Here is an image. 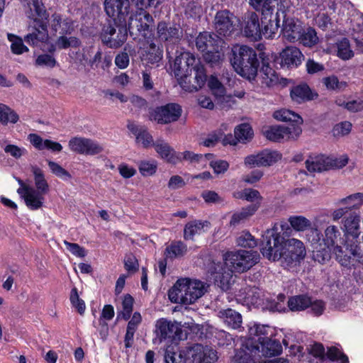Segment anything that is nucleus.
<instances>
[{
    "instance_id": "nucleus-43",
    "label": "nucleus",
    "mask_w": 363,
    "mask_h": 363,
    "mask_svg": "<svg viewBox=\"0 0 363 363\" xmlns=\"http://www.w3.org/2000/svg\"><path fill=\"white\" fill-rule=\"evenodd\" d=\"M164 360L165 363H187L185 350L177 352L173 350L172 347L168 346L165 351Z\"/></svg>"
},
{
    "instance_id": "nucleus-47",
    "label": "nucleus",
    "mask_w": 363,
    "mask_h": 363,
    "mask_svg": "<svg viewBox=\"0 0 363 363\" xmlns=\"http://www.w3.org/2000/svg\"><path fill=\"white\" fill-rule=\"evenodd\" d=\"M235 137L239 142L245 143L252 139L253 130L247 123H242L235 129Z\"/></svg>"
},
{
    "instance_id": "nucleus-58",
    "label": "nucleus",
    "mask_w": 363,
    "mask_h": 363,
    "mask_svg": "<svg viewBox=\"0 0 363 363\" xmlns=\"http://www.w3.org/2000/svg\"><path fill=\"white\" fill-rule=\"evenodd\" d=\"M236 243L242 247L253 248L257 246V241L249 232H243L238 238Z\"/></svg>"
},
{
    "instance_id": "nucleus-34",
    "label": "nucleus",
    "mask_w": 363,
    "mask_h": 363,
    "mask_svg": "<svg viewBox=\"0 0 363 363\" xmlns=\"http://www.w3.org/2000/svg\"><path fill=\"white\" fill-rule=\"evenodd\" d=\"M209 226V222L201 220H193L187 223L184 229V238L185 240H194V236L199 235L205 232L204 228Z\"/></svg>"
},
{
    "instance_id": "nucleus-36",
    "label": "nucleus",
    "mask_w": 363,
    "mask_h": 363,
    "mask_svg": "<svg viewBox=\"0 0 363 363\" xmlns=\"http://www.w3.org/2000/svg\"><path fill=\"white\" fill-rule=\"evenodd\" d=\"M259 208V203H252L233 214L230 225L235 227L252 216Z\"/></svg>"
},
{
    "instance_id": "nucleus-10",
    "label": "nucleus",
    "mask_w": 363,
    "mask_h": 363,
    "mask_svg": "<svg viewBox=\"0 0 363 363\" xmlns=\"http://www.w3.org/2000/svg\"><path fill=\"white\" fill-rule=\"evenodd\" d=\"M155 328L156 340L160 343L167 341L177 344V342L182 339V330L176 321L160 318L156 322Z\"/></svg>"
},
{
    "instance_id": "nucleus-42",
    "label": "nucleus",
    "mask_w": 363,
    "mask_h": 363,
    "mask_svg": "<svg viewBox=\"0 0 363 363\" xmlns=\"http://www.w3.org/2000/svg\"><path fill=\"white\" fill-rule=\"evenodd\" d=\"M19 119L18 115L8 106L0 104V123L6 125L9 123H16Z\"/></svg>"
},
{
    "instance_id": "nucleus-15",
    "label": "nucleus",
    "mask_w": 363,
    "mask_h": 363,
    "mask_svg": "<svg viewBox=\"0 0 363 363\" xmlns=\"http://www.w3.org/2000/svg\"><path fill=\"white\" fill-rule=\"evenodd\" d=\"M157 35L160 41L167 43V52L169 46L178 44L182 38L183 31L179 25L161 21L157 26Z\"/></svg>"
},
{
    "instance_id": "nucleus-37",
    "label": "nucleus",
    "mask_w": 363,
    "mask_h": 363,
    "mask_svg": "<svg viewBox=\"0 0 363 363\" xmlns=\"http://www.w3.org/2000/svg\"><path fill=\"white\" fill-rule=\"evenodd\" d=\"M286 247H287L286 251L293 255L295 259H303L305 257L306 248L301 240L294 238L284 240V248Z\"/></svg>"
},
{
    "instance_id": "nucleus-31",
    "label": "nucleus",
    "mask_w": 363,
    "mask_h": 363,
    "mask_svg": "<svg viewBox=\"0 0 363 363\" xmlns=\"http://www.w3.org/2000/svg\"><path fill=\"white\" fill-rule=\"evenodd\" d=\"M263 293L256 286H247L240 290L238 295L239 300L247 305L258 306L261 303Z\"/></svg>"
},
{
    "instance_id": "nucleus-53",
    "label": "nucleus",
    "mask_w": 363,
    "mask_h": 363,
    "mask_svg": "<svg viewBox=\"0 0 363 363\" xmlns=\"http://www.w3.org/2000/svg\"><path fill=\"white\" fill-rule=\"evenodd\" d=\"M246 342L234 357V363H256L254 357L257 356L251 353L246 347Z\"/></svg>"
},
{
    "instance_id": "nucleus-41",
    "label": "nucleus",
    "mask_w": 363,
    "mask_h": 363,
    "mask_svg": "<svg viewBox=\"0 0 363 363\" xmlns=\"http://www.w3.org/2000/svg\"><path fill=\"white\" fill-rule=\"evenodd\" d=\"M248 330L249 335L250 336L249 340H252L254 342L255 341L253 339L255 337H257L259 339V337H268V335L272 336L273 334L272 328L269 325L257 323L249 325Z\"/></svg>"
},
{
    "instance_id": "nucleus-49",
    "label": "nucleus",
    "mask_w": 363,
    "mask_h": 363,
    "mask_svg": "<svg viewBox=\"0 0 363 363\" xmlns=\"http://www.w3.org/2000/svg\"><path fill=\"white\" fill-rule=\"evenodd\" d=\"M338 203L347 205L350 210L352 208H359L363 204V193H355L349 195L348 196L339 200Z\"/></svg>"
},
{
    "instance_id": "nucleus-23",
    "label": "nucleus",
    "mask_w": 363,
    "mask_h": 363,
    "mask_svg": "<svg viewBox=\"0 0 363 363\" xmlns=\"http://www.w3.org/2000/svg\"><path fill=\"white\" fill-rule=\"evenodd\" d=\"M260 10L265 21L284 19L286 17V6L281 0H266Z\"/></svg>"
},
{
    "instance_id": "nucleus-51",
    "label": "nucleus",
    "mask_w": 363,
    "mask_h": 363,
    "mask_svg": "<svg viewBox=\"0 0 363 363\" xmlns=\"http://www.w3.org/2000/svg\"><path fill=\"white\" fill-rule=\"evenodd\" d=\"M133 301L134 300L130 295L127 294L124 296L122 302V311L118 313V319L122 318L127 320L130 318L133 311Z\"/></svg>"
},
{
    "instance_id": "nucleus-29",
    "label": "nucleus",
    "mask_w": 363,
    "mask_h": 363,
    "mask_svg": "<svg viewBox=\"0 0 363 363\" xmlns=\"http://www.w3.org/2000/svg\"><path fill=\"white\" fill-rule=\"evenodd\" d=\"M302 24L293 18H284L283 21V38L289 42H295L301 38Z\"/></svg>"
},
{
    "instance_id": "nucleus-27",
    "label": "nucleus",
    "mask_w": 363,
    "mask_h": 363,
    "mask_svg": "<svg viewBox=\"0 0 363 363\" xmlns=\"http://www.w3.org/2000/svg\"><path fill=\"white\" fill-rule=\"evenodd\" d=\"M261 30L258 15L254 12L247 13L243 29L245 35L252 40L257 41L262 38Z\"/></svg>"
},
{
    "instance_id": "nucleus-7",
    "label": "nucleus",
    "mask_w": 363,
    "mask_h": 363,
    "mask_svg": "<svg viewBox=\"0 0 363 363\" xmlns=\"http://www.w3.org/2000/svg\"><path fill=\"white\" fill-rule=\"evenodd\" d=\"M127 25L108 23L104 25L100 35L102 43L110 48H121L127 40Z\"/></svg>"
},
{
    "instance_id": "nucleus-18",
    "label": "nucleus",
    "mask_w": 363,
    "mask_h": 363,
    "mask_svg": "<svg viewBox=\"0 0 363 363\" xmlns=\"http://www.w3.org/2000/svg\"><path fill=\"white\" fill-rule=\"evenodd\" d=\"M302 133L300 125L289 124L285 125H273L265 131V136L267 139L280 142L284 140L296 139Z\"/></svg>"
},
{
    "instance_id": "nucleus-45",
    "label": "nucleus",
    "mask_w": 363,
    "mask_h": 363,
    "mask_svg": "<svg viewBox=\"0 0 363 363\" xmlns=\"http://www.w3.org/2000/svg\"><path fill=\"white\" fill-rule=\"evenodd\" d=\"M353 38L357 43L363 45V16L357 15L351 20Z\"/></svg>"
},
{
    "instance_id": "nucleus-32",
    "label": "nucleus",
    "mask_w": 363,
    "mask_h": 363,
    "mask_svg": "<svg viewBox=\"0 0 363 363\" xmlns=\"http://www.w3.org/2000/svg\"><path fill=\"white\" fill-rule=\"evenodd\" d=\"M128 130L135 135L136 143L141 144L144 147L153 146L152 136L145 126H140L133 123L128 125Z\"/></svg>"
},
{
    "instance_id": "nucleus-8",
    "label": "nucleus",
    "mask_w": 363,
    "mask_h": 363,
    "mask_svg": "<svg viewBox=\"0 0 363 363\" xmlns=\"http://www.w3.org/2000/svg\"><path fill=\"white\" fill-rule=\"evenodd\" d=\"M31 172L33 174L35 194L29 193L28 195V207L30 210H38L42 207L44 203V194L49 191V184L45 178L43 171L37 166H31Z\"/></svg>"
},
{
    "instance_id": "nucleus-54",
    "label": "nucleus",
    "mask_w": 363,
    "mask_h": 363,
    "mask_svg": "<svg viewBox=\"0 0 363 363\" xmlns=\"http://www.w3.org/2000/svg\"><path fill=\"white\" fill-rule=\"evenodd\" d=\"M354 55V52L350 48V44L347 38H343L337 43V56L344 60H349Z\"/></svg>"
},
{
    "instance_id": "nucleus-38",
    "label": "nucleus",
    "mask_w": 363,
    "mask_h": 363,
    "mask_svg": "<svg viewBox=\"0 0 363 363\" xmlns=\"http://www.w3.org/2000/svg\"><path fill=\"white\" fill-rule=\"evenodd\" d=\"M311 298L306 295H297L289 298L288 301L289 308L291 311H301L309 307Z\"/></svg>"
},
{
    "instance_id": "nucleus-39",
    "label": "nucleus",
    "mask_w": 363,
    "mask_h": 363,
    "mask_svg": "<svg viewBox=\"0 0 363 363\" xmlns=\"http://www.w3.org/2000/svg\"><path fill=\"white\" fill-rule=\"evenodd\" d=\"M306 237L307 240L311 243L313 248V257L314 258L315 251L322 250L323 242L321 241V233L316 228L312 225L306 230Z\"/></svg>"
},
{
    "instance_id": "nucleus-12",
    "label": "nucleus",
    "mask_w": 363,
    "mask_h": 363,
    "mask_svg": "<svg viewBox=\"0 0 363 363\" xmlns=\"http://www.w3.org/2000/svg\"><path fill=\"white\" fill-rule=\"evenodd\" d=\"M341 233L335 225L328 226L324 231V237L322 240V250H315L314 253V260L319 263H325L331 257L332 248L335 246L338 239H340Z\"/></svg>"
},
{
    "instance_id": "nucleus-17",
    "label": "nucleus",
    "mask_w": 363,
    "mask_h": 363,
    "mask_svg": "<svg viewBox=\"0 0 363 363\" xmlns=\"http://www.w3.org/2000/svg\"><path fill=\"white\" fill-rule=\"evenodd\" d=\"M184 350L187 362L192 363H214L218 359L213 349L201 344H194Z\"/></svg>"
},
{
    "instance_id": "nucleus-6",
    "label": "nucleus",
    "mask_w": 363,
    "mask_h": 363,
    "mask_svg": "<svg viewBox=\"0 0 363 363\" xmlns=\"http://www.w3.org/2000/svg\"><path fill=\"white\" fill-rule=\"evenodd\" d=\"M153 23L154 19L147 11L138 9L134 15L130 16L127 28L130 35H133V30L135 28L138 35L150 43L153 37Z\"/></svg>"
},
{
    "instance_id": "nucleus-59",
    "label": "nucleus",
    "mask_w": 363,
    "mask_h": 363,
    "mask_svg": "<svg viewBox=\"0 0 363 363\" xmlns=\"http://www.w3.org/2000/svg\"><path fill=\"white\" fill-rule=\"evenodd\" d=\"M86 140L82 137L72 138L69 141V147L73 152L84 155Z\"/></svg>"
},
{
    "instance_id": "nucleus-48",
    "label": "nucleus",
    "mask_w": 363,
    "mask_h": 363,
    "mask_svg": "<svg viewBox=\"0 0 363 363\" xmlns=\"http://www.w3.org/2000/svg\"><path fill=\"white\" fill-rule=\"evenodd\" d=\"M289 222L296 231H306L312 225L311 220L301 216H291Z\"/></svg>"
},
{
    "instance_id": "nucleus-2",
    "label": "nucleus",
    "mask_w": 363,
    "mask_h": 363,
    "mask_svg": "<svg viewBox=\"0 0 363 363\" xmlns=\"http://www.w3.org/2000/svg\"><path fill=\"white\" fill-rule=\"evenodd\" d=\"M206 287V284L199 280L180 279L169 290V298L172 303L189 305L205 294Z\"/></svg>"
},
{
    "instance_id": "nucleus-3",
    "label": "nucleus",
    "mask_w": 363,
    "mask_h": 363,
    "mask_svg": "<svg viewBox=\"0 0 363 363\" xmlns=\"http://www.w3.org/2000/svg\"><path fill=\"white\" fill-rule=\"evenodd\" d=\"M28 6V17L33 19V31L25 36V41L34 45L48 39V31L45 21L49 17V14L41 0H31Z\"/></svg>"
},
{
    "instance_id": "nucleus-5",
    "label": "nucleus",
    "mask_w": 363,
    "mask_h": 363,
    "mask_svg": "<svg viewBox=\"0 0 363 363\" xmlns=\"http://www.w3.org/2000/svg\"><path fill=\"white\" fill-rule=\"evenodd\" d=\"M263 242L261 247L262 255L268 259L276 261L281 257L284 250V238L279 232V228L275 225L268 229L263 236Z\"/></svg>"
},
{
    "instance_id": "nucleus-20",
    "label": "nucleus",
    "mask_w": 363,
    "mask_h": 363,
    "mask_svg": "<svg viewBox=\"0 0 363 363\" xmlns=\"http://www.w3.org/2000/svg\"><path fill=\"white\" fill-rule=\"evenodd\" d=\"M237 18L227 10L217 12L215 20V28L221 36H230L238 26Z\"/></svg>"
},
{
    "instance_id": "nucleus-21",
    "label": "nucleus",
    "mask_w": 363,
    "mask_h": 363,
    "mask_svg": "<svg viewBox=\"0 0 363 363\" xmlns=\"http://www.w3.org/2000/svg\"><path fill=\"white\" fill-rule=\"evenodd\" d=\"M196 46L199 50L206 52V60L216 62L220 58V54L216 51L218 48L217 40L208 32L201 33L197 36Z\"/></svg>"
},
{
    "instance_id": "nucleus-35",
    "label": "nucleus",
    "mask_w": 363,
    "mask_h": 363,
    "mask_svg": "<svg viewBox=\"0 0 363 363\" xmlns=\"http://www.w3.org/2000/svg\"><path fill=\"white\" fill-rule=\"evenodd\" d=\"M290 95L292 100L298 104L314 99L313 94L309 86L306 84L294 86L291 89Z\"/></svg>"
},
{
    "instance_id": "nucleus-4",
    "label": "nucleus",
    "mask_w": 363,
    "mask_h": 363,
    "mask_svg": "<svg viewBox=\"0 0 363 363\" xmlns=\"http://www.w3.org/2000/svg\"><path fill=\"white\" fill-rule=\"evenodd\" d=\"M259 259V255L256 251L239 250L227 252L223 255L225 267L231 272L242 273L249 270Z\"/></svg>"
},
{
    "instance_id": "nucleus-1",
    "label": "nucleus",
    "mask_w": 363,
    "mask_h": 363,
    "mask_svg": "<svg viewBox=\"0 0 363 363\" xmlns=\"http://www.w3.org/2000/svg\"><path fill=\"white\" fill-rule=\"evenodd\" d=\"M231 52L230 63L235 72L248 80H254L259 67L256 51L247 45H236Z\"/></svg>"
},
{
    "instance_id": "nucleus-9",
    "label": "nucleus",
    "mask_w": 363,
    "mask_h": 363,
    "mask_svg": "<svg viewBox=\"0 0 363 363\" xmlns=\"http://www.w3.org/2000/svg\"><path fill=\"white\" fill-rule=\"evenodd\" d=\"M348 163L347 155L339 158L327 157L323 155H310L306 161V167L308 172H321L331 168H342Z\"/></svg>"
},
{
    "instance_id": "nucleus-55",
    "label": "nucleus",
    "mask_w": 363,
    "mask_h": 363,
    "mask_svg": "<svg viewBox=\"0 0 363 363\" xmlns=\"http://www.w3.org/2000/svg\"><path fill=\"white\" fill-rule=\"evenodd\" d=\"M69 300L72 306L77 309L80 315L84 313L86 306L84 301L79 298L78 291L76 287L72 289L70 292Z\"/></svg>"
},
{
    "instance_id": "nucleus-63",
    "label": "nucleus",
    "mask_w": 363,
    "mask_h": 363,
    "mask_svg": "<svg viewBox=\"0 0 363 363\" xmlns=\"http://www.w3.org/2000/svg\"><path fill=\"white\" fill-rule=\"evenodd\" d=\"M104 150V147L97 142L87 138L86 140V147L84 155H95L101 153Z\"/></svg>"
},
{
    "instance_id": "nucleus-16",
    "label": "nucleus",
    "mask_w": 363,
    "mask_h": 363,
    "mask_svg": "<svg viewBox=\"0 0 363 363\" xmlns=\"http://www.w3.org/2000/svg\"><path fill=\"white\" fill-rule=\"evenodd\" d=\"M199 67H203L196 62L194 55L189 52H182L176 56L173 72L176 77L190 76L192 71L196 73Z\"/></svg>"
},
{
    "instance_id": "nucleus-46",
    "label": "nucleus",
    "mask_w": 363,
    "mask_h": 363,
    "mask_svg": "<svg viewBox=\"0 0 363 363\" xmlns=\"http://www.w3.org/2000/svg\"><path fill=\"white\" fill-rule=\"evenodd\" d=\"M268 22H265V20L262 21L264 24L262 28V36L265 38H273L277 34L278 29L280 26V20L267 19Z\"/></svg>"
},
{
    "instance_id": "nucleus-61",
    "label": "nucleus",
    "mask_w": 363,
    "mask_h": 363,
    "mask_svg": "<svg viewBox=\"0 0 363 363\" xmlns=\"http://www.w3.org/2000/svg\"><path fill=\"white\" fill-rule=\"evenodd\" d=\"M327 357L333 362L340 361L341 363H349L348 357L336 347L328 348Z\"/></svg>"
},
{
    "instance_id": "nucleus-52",
    "label": "nucleus",
    "mask_w": 363,
    "mask_h": 363,
    "mask_svg": "<svg viewBox=\"0 0 363 363\" xmlns=\"http://www.w3.org/2000/svg\"><path fill=\"white\" fill-rule=\"evenodd\" d=\"M81 44L79 38L66 35H61L56 40V46L59 49H67L69 48H78Z\"/></svg>"
},
{
    "instance_id": "nucleus-28",
    "label": "nucleus",
    "mask_w": 363,
    "mask_h": 363,
    "mask_svg": "<svg viewBox=\"0 0 363 363\" xmlns=\"http://www.w3.org/2000/svg\"><path fill=\"white\" fill-rule=\"evenodd\" d=\"M259 57L262 60V67L259 70L262 83L268 87L275 86L279 82L277 72L270 67L269 60L265 53H260Z\"/></svg>"
},
{
    "instance_id": "nucleus-13",
    "label": "nucleus",
    "mask_w": 363,
    "mask_h": 363,
    "mask_svg": "<svg viewBox=\"0 0 363 363\" xmlns=\"http://www.w3.org/2000/svg\"><path fill=\"white\" fill-rule=\"evenodd\" d=\"M182 113L180 105L169 103L155 108L150 112L149 118L158 124H168L178 121Z\"/></svg>"
},
{
    "instance_id": "nucleus-14",
    "label": "nucleus",
    "mask_w": 363,
    "mask_h": 363,
    "mask_svg": "<svg viewBox=\"0 0 363 363\" xmlns=\"http://www.w3.org/2000/svg\"><path fill=\"white\" fill-rule=\"evenodd\" d=\"M104 9L114 24L127 25L126 20L130 9L129 0H105Z\"/></svg>"
},
{
    "instance_id": "nucleus-56",
    "label": "nucleus",
    "mask_w": 363,
    "mask_h": 363,
    "mask_svg": "<svg viewBox=\"0 0 363 363\" xmlns=\"http://www.w3.org/2000/svg\"><path fill=\"white\" fill-rule=\"evenodd\" d=\"M8 39L11 43V49L14 54L21 55L24 52L28 51V48L24 45L21 38L13 34H8Z\"/></svg>"
},
{
    "instance_id": "nucleus-24",
    "label": "nucleus",
    "mask_w": 363,
    "mask_h": 363,
    "mask_svg": "<svg viewBox=\"0 0 363 363\" xmlns=\"http://www.w3.org/2000/svg\"><path fill=\"white\" fill-rule=\"evenodd\" d=\"M189 76L177 77L180 86L186 91L194 92L201 89L206 82V74L204 67H199L196 69L194 78V83H191Z\"/></svg>"
},
{
    "instance_id": "nucleus-60",
    "label": "nucleus",
    "mask_w": 363,
    "mask_h": 363,
    "mask_svg": "<svg viewBox=\"0 0 363 363\" xmlns=\"http://www.w3.org/2000/svg\"><path fill=\"white\" fill-rule=\"evenodd\" d=\"M332 249H333L336 259L341 265L347 266L350 264V259L353 257L350 252V255H348L344 252L342 247L339 245H335Z\"/></svg>"
},
{
    "instance_id": "nucleus-26",
    "label": "nucleus",
    "mask_w": 363,
    "mask_h": 363,
    "mask_svg": "<svg viewBox=\"0 0 363 363\" xmlns=\"http://www.w3.org/2000/svg\"><path fill=\"white\" fill-rule=\"evenodd\" d=\"M342 230L347 236L346 240H357L360 235V216L353 212L344 218L342 221Z\"/></svg>"
},
{
    "instance_id": "nucleus-57",
    "label": "nucleus",
    "mask_w": 363,
    "mask_h": 363,
    "mask_svg": "<svg viewBox=\"0 0 363 363\" xmlns=\"http://www.w3.org/2000/svg\"><path fill=\"white\" fill-rule=\"evenodd\" d=\"M323 83L328 89L340 91L346 87L345 82H340L337 77L332 75L323 79Z\"/></svg>"
},
{
    "instance_id": "nucleus-22",
    "label": "nucleus",
    "mask_w": 363,
    "mask_h": 363,
    "mask_svg": "<svg viewBox=\"0 0 363 363\" xmlns=\"http://www.w3.org/2000/svg\"><path fill=\"white\" fill-rule=\"evenodd\" d=\"M54 34L69 35L74 30L73 21L68 17L58 12H54L45 21Z\"/></svg>"
},
{
    "instance_id": "nucleus-30",
    "label": "nucleus",
    "mask_w": 363,
    "mask_h": 363,
    "mask_svg": "<svg viewBox=\"0 0 363 363\" xmlns=\"http://www.w3.org/2000/svg\"><path fill=\"white\" fill-rule=\"evenodd\" d=\"M218 315L228 328L240 330L242 328V318L239 312L228 308L219 311Z\"/></svg>"
},
{
    "instance_id": "nucleus-62",
    "label": "nucleus",
    "mask_w": 363,
    "mask_h": 363,
    "mask_svg": "<svg viewBox=\"0 0 363 363\" xmlns=\"http://www.w3.org/2000/svg\"><path fill=\"white\" fill-rule=\"evenodd\" d=\"M16 180L20 185V187L17 189V193L21 196V198L24 199V201L26 206H28V195L29 194V193L36 194L35 189L33 187L26 184L23 180L18 177H16Z\"/></svg>"
},
{
    "instance_id": "nucleus-19",
    "label": "nucleus",
    "mask_w": 363,
    "mask_h": 363,
    "mask_svg": "<svg viewBox=\"0 0 363 363\" xmlns=\"http://www.w3.org/2000/svg\"><path fill=\"white\" fill-rule=\"evenodd\" d=\"M281 158L282 155L279 151L265 149L257 154L247 156L245 164L250 167H269Z\"/></svg>"
},
{
    "instance_id": "nucleus-64",
    "label": "nucleus",
    "mask_w": 363,
    "mask_h": 363,
    "mask_svg": "<svg viewBox=\"0 0 363 363\" xmlns=\"http://www.w3.org/2000/svg\"><path fill=\"white\" fill-rule=\"evenodd\" d=\"M352 128V123L348 121H344L335 125L333 129V133L335 137H340L348 134Z\"/></svg>"
},
{
    "instance_id": "nucleus-33",
    "label": "nucleus",
    "mask_w": 363,
    "mask_h": 363,
    "mask_svg": "<svg viewBox=\"0 0 363 363\" xmlns=\"http://www.w3.org/2000/svg\"><path fill=\"white\" fill-rule=\"evenodd\" d=\"M153 146L155 151L160 155V156L167 160L169 163L177 164L178 162L177 152L172 148L169 145L162 139L157 140Z\"/></svg>"
},
{
    "instance_id": "nucleus-50",
    "label": "nucleus",
    "mask_w": 363,
    "mask_h": 363,
    "mask_svg": "<svg viewBox=\"0 0 363 363\" xmlns=\"http://www.w3.org/2000/svg\"><path fill=\"white\" fill-rule=\"evenodd\" d=\"M298 40L305 46L312 47L318 43V38L313 28H308L306 30L303 28V31H301V38H299Z\"/></svg>"
},
{
    "instance_id": "nucleus-25",
    "label": "nucleus",
    "mask_w": 363,
    "mask_h": 363,
    "mask_svg": "<svg viewBox=\"0 0 363 363\" xmlns=\"http://www.w3.org/2000/svg\"><path fill=\"white\" fill-rule=\"evenodd\" d=\"M303 58L300 50L294 46H287L280 52L281 65L287 68L298 67Z\"/></svg>"
},
{
    "instance_id": "nucleus-44",
    "label": "nucleus",
    "mask_w": 363,
    "mask_h": 363,
    "mask_svg": "<svg viewBox=\"0 0 363 363\" xmlns=\"http://www.w3.org/2000/svg\"><path fill=\"white\" fill-rule=\"evenodd\" d=\"M186 252V245L182 242H174L165 249V257L167 259H174L182 256Z\"/></svg>"
},
{
    "instance_id": "nucleus-40",
    "label": "nucleus",
    "mask_w": 363,
    "mask_h": 363,
    "mask_svg": "<svg viewBox=\"0 0 363 363\" xmlns=\"http://www.w3.org/2000/svg\"><path fill=\"white\" fill-rule=\"evenodd\" d=\"M274 118L280 121H291L294 125H300L303 123L301 117L294 111L289 109L277 111L273 114Z\"/></svg>"
},
{
    "instance_id": "nucleus-11",
    "label": "nucleus",
    "mask_w": 363,
    "mask_h": 363,
    "mask_svg": "<svg viewBox=\"0 0 363 363\" xmlns=\"http://www.w3.org/2000/svg\"><path fill=\"white\" fill-rule=\"evenodd\" d=\"M257 341L247 340L246 341V348L252 354L265 357L278 356L282 352V346L279 341L272 340L268 337H259Z\"/></svg>"
}]
</instances>
